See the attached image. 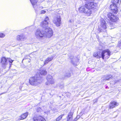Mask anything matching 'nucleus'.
<instances>
[{"instance_id": "f257e3e1", "label": "nucleus", "mask_w": 121, "mask_h": 121, "mask_svg": "<svg viewBox=\"0 0 121 121\" xmlns=\"http://www.w3.org/2000/svg\"><path fill=\"white\" fill-rule=\"evenodd\" d=\"M38 73H36V75L31 77L29 80V82L32 85L36 86L40 83L42 82L41 77Z\"/></svg>"}, {"instance_id": "f03ea898", "label": "nucleus", "mask_w": 121, "mask_h": 121, "mask_svg": "<svg viewBox=\"0 0 121 121\" xmlns=\"http://www.w3.org/2000/svg\"><path fill=\"white\" fill-rule=\"evenodd\" d=\"M100 25L99 27L98 31L99 32H105L107 28L106 24L105 21L103 19L101 20Z\"/></svg>"}, {"instance_id": "7ed1b4c3", "label": "nucleus", "mask_w": 121, "mask_h": 121, "mask_svg": "<svg viewBox=\"0 0 121 121\" xmlns=\"http://www.w3.org/2000/svg\"><path fill=\"white\" fill-rule=\"evenodd\" d=\"M44 30H40L39 29H37L36 31L35 34L37 38H46V35L44 33Z\"/></svg>"}, {"instance_id": "20e7f679", "label": "nucleus", "mask_w": 121, "mask_h": 121, "mask_svg": "<svg viewBox=\"0 0 121 121\" xmlns=\"http://www.w3.org/2000/svg\"><path fill=\"white\" fill-rule=\"evenodd\" d=\"M79 11L81 13L83 12L87 16H89L92 14V11L88 9L84 6H82L78 9Z\"/></svg>"}, {"instance_id": "39448f33", "label": "nucleus", "mask_w": 121, "mask_h": 121, "mask_svg": "<svg viewBox=\"0 0 121 121\" xmlns=\"http://www.w3.org/2000/svg\"><path fill=\"white\" fill-rule=\"evenodd\" d=\"M13 61V60H12L10 58H7L6 59L5 57H2L1 59V61L2 66L4 68H5L6 67L8 64V61H9L10 63H12Z\"/></svg>"}, {"instance_id": "423d86ee", "label": "nucleus", "mask_w": 121, "mask_h": 121, "mask_svg": "<svg viewBox=\"0 0 121 121\" xmlns=\"http://www.w3.org/2000/svg\"><path fill=\"white\" fill-rule=\"evenodd\" d=\"M97 4L93 2H89L85 5V7L87 9L92 11L91 9L93 8H95L97 7Z\"/></svg>"}, {"instance_id": "0eeeda50", "label": "nucleus", "mask_w": 121, "mask_h": 121, "mask_svg": "<svg viewBox=\"0 0 121 121\" xmlns=\"http://www.w3.org/2000/svg\"><path fill=\"white\" fill-rule=\"evenodd\" d=\"M44 31H45V34L46 35V38H50L53 35V32L52 29L50 28H45Z\"/></svg>"}, {"instance_id": "6e6552de", "label": "nucleus", "mask_w": 121, "mask_h": 121, "mask_svg": "<svg viewBox=\"0 0 121 121\" xmlns=\"http://www.w3.org/2000/svg\"><path fill=\"white\" fill-rule=\"evenodd\" d=\"M106 51H107L108 52V50H104L102 52L101 55L100 54V53L99 52H96L94 53L93 54V56L94 57L97 58L102 57L103 59H104V53Z\"/></svg>"}, {"instance_id": "1a4fd4ad", "label": "nucleus", "mask_w": 121, "mask_h": 121, "mask_svg": "<svg viewBox=\"0 0 121 121\" xmlns=\"http://www.w3.org/2000/svg\"><path fill=\"white\" fill-rule=\"evenodd\" d=\"M53 22L57 26H60L61 24L60 16L59 15H58L57 17H55L53 21Z\"/></svg>"}, {"instance_id": "9d476101", "label": "nucleus", "mask_w": 121, "mask_h": 121, "mask_svg": "<svg viewBox=\"0 0 121 121\" xmlns=\"http://www.w3.org/2000/svg\"><path fill=\"white\" fill-rule=\"evenodd\" d=\"M47 82L45 84L46 85H49L50 84H53L54 83V79H53L52 77L50 75H48L47 77Z\"/></svg>"}, {"instance_id": "9b49d317", "label": "nucleus", "mask_w": 121, "mask_h": 121, "mask_svg": "<svg viewBox=\"0 0 121 121\" xmlns=\"http://www.w3.org/2000/svg\"><path fill=\"white\" fill-rule=\"evenodd\" d=\"M107 15L108 18L112 21L115 22L118 20V17L111 13H109Z\"/></svg>"}, {"instance_id": "f8f14e48", "label": "nucleus", "mask_w": 121, "mask_h": 121, "mask_svg": "<svg viewBox=\"0 0 121 121\" xmlns=\"http://www.w3.org/2000/svg\"><path fill=\"white\" fill-rule=\"evenodd\" d=\"M49 20L48 17H47L44 21L41 23V26L43 28H47L49 25L48 21Z\"/></svg>"}, {"instance_id": "ddd939ff", "label": "nucleus", "mask_w": 121, "mask_h": 121, "mask_svg": "<svg viewBox=\"0 0 121 121\" xmlns=\"http://www.w3.org/2000/svg\"><path fill=\"white\" fill-rule=\"evenodd\" d=\"M117 4H112L110 6V9L115 14H116L118 11Z\"/></svg>"}, {"instance_id": "4468645a", "label": "nucleus", "mask_w": 121, "mask_h": 121, "mask_svg": "<svg viewBox=\"0 0 121 121\" xmlns=\"http://www.w3.org/2000/svg\"><path fill=\"white\" fill-rule=\"evenodd\" d=\"M33 119L34 121H46L44 118L40 116H35Z\"/></svg>"}, {"instance_id": "2eb2a0df", "label": "nucleus", "mask_w": 121, "mask_h": 121, "mask_svg": "<svg viewBox=\"0 0 121 121\" xmlns=\"http://www.w3.org/2000/svg\"><path fill=\"white\" fill-rule=\"evenodd\" d=\"M118 104L115 101L111 102L109 106V108L110 109L112 108H114L116 107L118 105Z\"/></svg>"}, {"instance_id": "dca6fc26", "label": "nucleus", "mask_w": 121, "mask_h": 121, "mask_svg": "<svg viewBox=\"0 0 121 121\" xmlns=\"http://www.w3.org/2000/svg\"><path fill=\"white\" fill-rule=\"evenodd\" d=\"M26 39L25 36L23 35H18L17 37V39L18 40H24Z\"/></svg>"}, {"instance_id": "f3484780", "label": "nucleus", "mask_w": 121, "mask_h": 121, "mask_svg": "<svg viewBox=\"0 0 121 121\" xmlns=\"http://www.w3.org/2000/svg\"><path fill=\"white\" fill-rule=\"evenodd\" d=\"M53 57L52 56L50 57L47 58L44 62L43 65H46L48 64V62L52 60H53Z\"/></svg>"}, {"instance_id": "a211bd4d", "label": "nucleus", "mask_w": 121, "mask_h": 121, "mask_svg": "<svg viewBox=\"0 0 121 121\" xmlns=\"http://www.w3.org/2000/svg\"><path fill=\"white\" fill-rule=\"evenodd\" d=\"M38 73V75L40 73L41 75H45L47 74V72L46 71L45 69H41L39 71V72H38L36 73Z\"/></svg>"}, {"instance_id": "6ab92c4d", "label": "nucleus", "mask_w": 121, "mask_h": 121, "mask_svg": "<svg viewBox=\"0 0 121 121\" xmlns=\"http://www.w3.org/2000/svg\"><path fill=\"white\" fill-rule=\"evenodd\" d=\"M73 113L71 112L69 113L68 115L67 121H72V120Z\"/></svg>"}, {"instance_id": "aec40b11", "label": "nucleus", "mask_w": 121, "mask_h": 121, "mask_svg": "<svg viewBox=\"0 0 121 121\" xmlns=\"http://www.w3.org/2000/svg\"><path fill=\"white\" fill-rule=\"evenodd\" d=\"M108 50V52L107 51H106L104 53V57L105 56H106V57H107V58H108L109 57V56H110V54L111 53V52L108 49L107 50Z\"/></svg>"}, {"instance_id": "412c9836", "label": "nucleus", "mask_w": 121, "mask_h": 121, "mask_svg": "<svg viewBox=\"0 0 121 121\" xmlns=\"http://www.w3.org/2000/svg\"><path fill=\"white\" fill-rule=\"evenodd\" d=\"M28 115V112L24 113L21 116V119L20 120H23L25 119L27 117Z\"/></svg>"}, {"instance_id": "4be33fe9", "label": "nucleus", "mask_w": 121, "mask_h": 121, "mask_svg": "<svg viewBox=\"0 0 121 121\" xmlns=\"http://www.w3.org/2000/svg\"><path fill=\"white\" fill-rule=\"evenodd\" d=\"M33 7L35 9V7L36 6V4L37 3L38 0H30Z\"/></svg>"}, {"instance_id": "5701e85b", "label": "nucleus", "mask_w": 121, "mask_h": 121, "mask_svg": "<svg viewBox=\"0 0 121 121\" xmlns=\"http://www.w3.org/2000/svg\"><path fill=\"white\" fill-rule=\"evenodd\" d=\"M112 76L110 75H106L104 76V78L103 80L104 81H105V80H108Z\"/></svg>"}, {"instance_id": "b1692460", "label": "nucleus", "mask_w": 121, "mask_h": 121, "mask_svg": "<svg viewBox=\"0 0 121 121\" xmlns=\"http://www.w3.org/2000/svg\"><path fill=\"white\" fill-rule=\"evenodd\" d=\"M64 116V115L63 114L60 115L58 117L56 118V121H60L62 118L63 116Z\"/></svg>"}, {"instance_id": "393cba45", "label": "nucleus", "mask_w": 121, "mask_h": 121, "mask_svg": "<svg viewBox=\"0 0 121 121\" xmlns=\"http://www.w3.org/2000/svg\"><path fill=\"white\" fill-rule=\"evenodd\" d=\"M108 25H109V28L110 29H112L113 28V27H112L113 24L112 23L109 22V23Z\"/></svg>"}, {"instance_id": "a878e982", "label": "nucleus", "mask_w": 121, "mask_h": 121, "mask_svg": "<svg viewBox=\"0 0 121 121\" xmlns=\"http://www.w3.org/2000/svg\"><path fill=\"white\" fill-rule=\"evenodd\" d=\"M71 75L70 73L69 72H68L66 73L65 74V76L69 77Z\"/></svg>"}, {"instance_id": "bb28decb", "label": "nucleus", "mask_w": 121, "mask_h": 121, "mask_svg": "<svg viewBox=\"0 0 121 121\" xmlns=\"http://www.w3.org/2000/svg\"><path fill=\"white\" fill-rule=\"evenodd\" d=\"M119 1L118 0H114L113 4L117 5V4L119 3Z\"/></svg>"}, {"instance_id": "cd10ccee", "label": "nucleus", "mask_w": 121, "mask_h": 121, "mask_svg": "<svg viewBox=\"0 0 121 121\" xmlns=\"http://www.w3.org/2000/svg\"><path fill=\"white\" fill-rule=\"evenodd\" d=\"M71 58V63H72L73 64V65H77V64H76V63H74L73 62V60H74V58H73V59L72 60V58Z\"/></svg>"}, {"instance_id": "c85d7f7f", "label": "nucleus", "mask_w": 121, "mask_h": 121, "mask_svg": "<svg viewBox=\"0 0 121 121\" xmlns=\"http://www.w3.org/2000/svg\"><path fill=\"white\" fill-rule=\"evenodd\" d=\"M117 45L119 48H120L121 47V40L118 42Z\"/></svg>"}, {"instance_id": "c756f323", "label": "nucleus", "mask_w": 121, "mask_h": 121, "mask_svg": "<svg viewBox=\"0 0 121 121\" xmlns=\"http://www.w3.org/2000/svg\"><path fill=\"white\" fill-rule=\"evenodd\" d=\"M5 36L4 35L3 33H0V37L3 38Z\"/></svg>"}, {"instance_id": "7c9ffc66", "label": "nucleus", "mask_w": 121, "mask_h": 121, "mask_svg": "<svg viewBox=\"0 0 121 121\" xmlns=\"http://www.w3.org/2000/svg\"><path fill=\"white\" fill-rule=\"evenodd\" d=\"M42 110L41 108L39 107L37 109V111L38 112L39 111H41Z\"/></svg>"}, {"instance_id": "2f4dec72", "label": "nucleus", "mask_w": 121, "mask_h": 121, "mask_svg": "<svg viewBox=\"0 0 121 121\" xmlns=\"http://www.w3.org/2000/svg\"><path fill=\"white\" fill-rule=\"evenodd\" d=\"M45 11L44 10H42L41 11V12L40 13L41 14H44L45 13Z\"/></svg>"}, {"instance_id": "473e14b6", "label": "nucleus", "mask_w": 121, "mask_h": 121, "mask_svg": "<svg viewBox=\"0 0 121 121\" xmlns=\"http://www.w3.org/2000/svg\"><path fill=\"white\" fill-rule=\"evenodd\" d=\"M97 99H95V100H93V101L95 103L96 102H97Z\"/></svg>"}, {"instance_id": "72a5a7b5", "label": "nucleus", "mask_w": 121, "mask_h": 121, "mask_svg": "<svg viewBox=\"0 0 121 121\" xmlns=\"http://www.w3.org/2000/svg\"><path fill=\"white\" fill-rule=\"evenodd\" d=\"M77 120V119L76 118H75L73 121H76Z\"/></svg>"}, {"instance_id": "f704fd0d", "label": "nucleus", "mask_w": 121, "mask_h": 121, "mask_svg": "<svg viewBox=\"0 0 121 121\" xmlns=\"http://www.w3.org/2000/svg\"><path fill=\"white\" fill-rule=\"evenodd\" d=\"M26 59V58L25 57L24 59H23L22 60V62L23 60H24V59Z\"/></svg>"}, {"instance_id": "c9c22d12", "label": "nucleus", "mask_w": 121, "mask_h": 121, "mask_svg": "<svg viewBox=\"0 0 121 121\" xmlns=\"http://www.w3.org/2000/svg\"><path fill=\"white\" fill-rule=\"evenodd\" d=\"M35 12L36 13L38 12L37 11V10H35Z\"/></svg>"}, {"instance_id": "e433bc0d", "label": "nucleus", "mask_w": 121, "mask_h": 121, "mask_svg": "<svg viewBox=\"0 0 121 121\" xmlns=\"http://www.w3.org/2000/svg\"><path fill=\"white\" fill-rule=\"evenodd\" d=\"M4 93H5V92L4 93H3V94H4ZM3 94V93H1V94H0V95H2V94Z\"/></svg>"}, {"instance_id": "4c0bfd02", "label": "nucleus", "mask_w": 121, "mask_h": 121, "mask_svg": "<svg viewBox=\"0 0 121 121\" xmlns=\"http://www.w3.org/2000/svg\"><path fill=\"white\" fill-rule=\"evenodd\" d=\"M21 88H22V87H21V86H20V89Z\"/></svg>"}, {"instance_id": "58836bf2", "label": "nucleus", "mask_w": 121, "mask_h": 121, "mask_svg": "<svg viewBox=\"0 0 121 121\" xmlns=\"http://www.w3.org/2000/svg\"><path fill=\"white\" fill-rule=\"evenodd\" d=\"M86 1H88V0H85Z\"/></svg>"}, {"instance_id": "ea45409f", "label": "nucleus", "mask_w": 121, "mask_h": 121, "mask_svg": "<svg viewBox=\"0 0 121 121\" xmlns=\"http://www.w3.org/2000/svg\"><path fill=\"white\" fill-rule=\"evenodd\" d=\"M70 21V22H71V21Z\"/></svg>"}]
</instances>
